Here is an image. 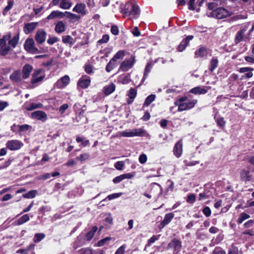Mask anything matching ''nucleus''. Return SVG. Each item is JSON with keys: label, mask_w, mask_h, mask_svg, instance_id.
<instances>
[{"label": "nucleus", "mask_w": 254, "mask_h": 254, "mask_svg": "<svg viewBox=\"0 0 254 254\" xmlns=\"http://www.w3.org/2000/svg\"><path fill=\"white\" fill-rule=\"evenodd\" d=\"M59 41V39L57 37H52L49 38L47 40V43L50 45H53L55 43Z\"/></svg>", "instance_id": "obj_57"}, {"label": "nucleus", "mask_w": 254, "mask_h": 254, "mask_svg": "<svg viewBox=\"0 0 254 254\" xmlns=\"http://www.w3.org/2000/svg\"><path fill=\"white\" fill-rule=\"evenodd\" d=\"M156 96L154 94H151L149 95L145 99L143 104V106H148L155 99Z\"/></svg>", "instance_id": "obj_35"}, {"label": "nucleus", "mask_w": 254, "mask_h": 254, "mask_svg": "<svg viewBox=\"0 0 254 254\" xmlns=\"http://www.w3.org/2000/svg\"><path fill=\"white\" fill-rule=\"evenodd\" d=\"M23 145V143L19 140H10L6 143V147L10 150H17Z\"/></svg>", "instance_id": "obj_5"}, {"label": "nucleus", "mask_w": 254, "mask_h": 254, "mask_svg": "<svg viewBox=\"0 0 254 254\" xmlns=\"http://www.w3.org/2000/svg\"><path fill=\"white\" fill-rule=\"evenodd\" d=\"M10 34L4 35L0 39V55L1 56L6 55L10 50V46L6 45V42L10 38Z\"/></svg>", "instance_id": "obj_3"}, {"label": "nucleus", "mask_w": 254, "mask_h": 254, "mask_svg": "<svg viewBox=\"0 0 254 254\" xmlns=\"http://www.w3.org/2000/svg\"><path fill=\"white\" fill-rule=\"evenodd\" d=\"M116 86L114 83H111L105 86L103 88V92L106 96L112 93L115 90Z\"/></svg>", "instance_id": "obj_26"}, {"label": "nucleus", "mask_w": 254, "mask_h": 254, "mask_svg": "<svg viewBox=\"0 0 254 254\" xmlns=\"http://www.w3.org/2000/svg\"><path fill=\"white\" fill-rule=\"evenodd\" d=\"M68 108V105L67 104H64L62 105L59 108V111L60 114H64L65 110Z\"/></svg>", "instance_id": "obj_63"}, {"label": "nucleus", "mask_w": 254, "mask_h": 254, "mask_svg": "<svg viewBox=\"0 0 254 254\" xmlns=\"http://www.w3.org/2000/svg\"><path fill=\"white\" fill-rule=\"evenodd\" d=\"M137 94L136 90L133 88H131L129 89L127 95L129 98V100L127 101V103L130 104L132 103L133 99L135 98Z\"/></svg>", "instance_id": "obj_29"}, {"label": "nucleus", "mask_w": 254, "mask_h": 254, "mask_svg": "<svg viewBox=\"0 0 254 254\" xmlns=\"http://www.w3.org/2000/svg\"><path fill=\"white\" fill-rule=\"evenodd\" d=\"M62 41L64 44H69L70 45H73V39L70 35L63 36L62 37Z\"/></svg>", "instance_id": "obj_39"}, {"label": "nucleus", "mask_w": 254, "mask_h": 254, "mask_svg": "<svg viewBox=\"0 0 254 254\" xmlns=\"http://www.w3.org/2000/svg\"><path fill=\"white\" fill-rule=\"evenodd\" d=\"M228 254H239L238 249L236 247L231 246L229 250Z\"/></svg>", "instance_id": "obj_58"}, {"label": "nucleus", "mask_w": 254, "mask_h": 254, "mask_svg": "<svg viewBox=\"0 0 254 254\" xmlns=\"http://www.w3.org/2000/svg\"><path fill=\"white\" fill-rule=\"evenodd\" d=\"M19 40V36L17 34L13 36L11 39L10 38L7 40L8 45L11 47L14 48L17 45Z\"/></svg>", "instance_id": "obj_28"}, {"label": "nucleus", "mask_w": 254, "mask_h": 254, "mask_svg": "<svg viewBox=\"0 0 254 254\" xmlns=\"http://www.w3.org/2000/svg\"><path fill=\"white\" fill-rule=\"evenodd\" d=\"M97 229L98 228L96 226H93L91 230L85 235L84 238V240L86 241H90L93 238Z\"/></svg>", "instance_id": "obj_27"}, {"label": "nucleus", "mask_w": 254, "mask_h": 254, "mask_svg": "<svg viewBox=\"0 0 254 254\" xmlns=\"http://www.w3.org/2000/svg\"><path fill=\"white\" fill-rule=\"evenodd\" d=\"M218 61L216 58H213L210 61L209 69L211 71H213L218 66Z\"/></svg>", "instance_id": "obj_33"}, {"label": "nucleus", "mask_w": 254, "mask_h": 254, "mask_svg": "<svg viewBox=\"0 0 254 254\" xmlns=\"http://www.w3.org/2000/svg\"><path fill=\"white\" fill-rule=\"evenodd\" d=\"M214 119L217 125L219 127H223L225 126L226 122L225 121L223 117H218V118H216V117H215Z\"/></svg>", "instance_id": "obj_41"}, {"label": "nucleus", "mask_w": 254, "mask_h": 254, "mask_svg": "<svg viewBox=\"0 0 254 254\" xmlns=\"http://www.w3.org/2000/svg\"><path fill=\"white\" fill-rule=\"evenodd\" d=\"M30 128H31V127L28 125L25 124V125H19L18 132H26Z\"/></svg>", "instance_id": "obj_44"}, {"label": "nucleus", "mask_w": 254, "mask_h": 254, "mask_svg": "<svg viewBox=\"0 0 254 254\" xmlns=\"http://www.w3.org/2000/svg\"><path fill=\"white\" fill-rule=\"evenodd\" d=\"M185 165L187 166H193L199 163V161H188L187 160L184 161Z\"/></svg>", "instance_id": "obj_50"}, {"label": "nucleus", "mask_w": 254, "mask_h": 254, "mask_svg": "<svg viewBox=\"0 0 254 254\" xmlns=\"http://www.w3.org/2000/svg\"><path fill=\"white\" fill-rule=\"evenodd\" d=\"M43 74H44L43 69L41 68L35 69L32 74V78L39 76Z\"/></svg>", "instance_id": "obj_47"}, {"label": "nucleus", "mask_w": 254, "mask_h": 254, "mask_svg": "<svg viewBox=\"0 0 254 254\" xmlns=\"http://www.w3.org/2000/svg\"><path fill=\"white\" fill-rule=\"evenodd\" d=\"M38 25V22H30L25 24L23 27V31L26 34L32 32Z\"/></svg>", "instance_id": "obj_21"}, {"label": "nucleus", "mask_w": 254, "mask_h": 254, "mask_svg": "<svg viewBox=\"0 0 254 254\" xmlns=\"http://www.w3.org/2000/svg\"><path fill=\"white\" fill-rule=\"evenodd\" d=\"M55 25V31L59 34L64 33L66 30V23L63 21H59Z\"/></svg>", "instance_id": "obj_14"}, {"label": "nucleus", "mask_w": 254, "mask_h": 254, "mask_svg": "<svg viewBox=\"0 0 254 254\" xmlns=\"http://www.w3.org/2000/svg\"><path fill=\"white\" fill-rule=\"evenodd\" d=\"M37 193L36 190H31L28 192L24 193L22 195L23 197L26 198H34Z\"/></svg>", "instance_id": "obj_37"}, {"label": "nucleus", "mask_w": 254, "mask_h": 254, "mask_svg": "<svg viewBox=\"0 0 254 254\" xmlns=\"http://www.w3.org/2000/svg\"><path fill=\"white\" fill-rule=\"evenodd\" d=\"M45 237V235L44 233H37L34 237L33 241L36 243H39Z\"/></svg>", "instance_id": "obj_40"}, {"label": "nucleus", "mask_w": 254, "mask_h": 254, "mask_svg": "<svg viewBox=\"0 0 254 254\" xmlns=\"http://www.w3.org/2000/svg\"><path fill=\"white\" fill-rule=\"evenodd\" d=\"M85 71L88 74H91L93 72V67L90 64H86L85 65Z\"/></svg>", "instance_id": "obj_59"}, {"label": "nucleus", "mask_w": 254, "mask_h": 254, "mask_svg": "<svg viewBox=\"0 0 254 254\" xmlns=\"http://www.w3.org/2000/svg\"><path fill=\"white\" fill-rule=\"evenodd\" d=\"M10 79L15 82H19L21 80V72L20 70L14 71L10 75Z\"/></svg>", "instance_id": "obj_25"}, {"label": "nucleus", "mask_w": 254, "mask_h": 254, "mask_svg": "<svg viewBox=\"0 0 254 254\" xmlns=\"http://www.w3.org/2000/svg\"><path fill=\"white\" fill-rule=\"evenodd\" d=\"M90 79L89 76L87 75L82 76L78 81V85L82 88H86L90 85Z\"/></svg>", "instance_id": "obj_17"}, {"label": "nucleus", "mask_w": 254, "mask_h": 254, "mask_svg": "<svg viewBox=\"0 0 254 254\" xmlns=\"http://www.w3.org/2000/svg\"><path fill=\"white\" fill-rule=\"evenodd\" d=\"M81 254H93V251L89 248H85L81 250Z\"/></svg>", "instance_id": "obj_64"}, {"label": "nucleus", "mask_w": 254, "mask_h": 254, "mask_svg": "<svg viewBox=\"0 0 254 254\" xmlns=\"http://www.w3.org/2000/svg\"><path fill=\"white\" fill-rule=\"evenodd\" d=\"M208 91V87L203 86H196L190 89V93L195 95L205 94Z\"/></svg>", "instance_id": "obj_15"}, {"label": "nucleus", "mask_w": 254, "mask_h": 254, "mask_svg": "<svg viewBox=\"0 0 254 254\" xmlns=\"http://www.w3.org/2000/svg\"><path fill=\"white\" fill-rule=\"evenodd\" d=\"M122 195V193L119 192V193H112L111 194H110L107 196V198L109 200H112L115 198H117L119 197Z\"/></svg>", "instance_id": "obj_54"}, {"label": "nucleus", "mask_w": 254, "mask_h": 254, "mask_svg": "<svg viewBox=\"0 0 254 254\" xmlns=\"http://www.w3.org/2000/svg\"><path fill=\"white\" fill-rule=\"evenodd\" d=\"M64 16V12L58 11L54 10L46 17V19L51 20L56 18H62Z\"/></svg>", "instance_id": "obj_22"}, {"label": "nucleus", "mask_w": 254, "mask_h": 254, "mask_svg": "<svg viewBox=\"0 0 254 254\" xmlns=\"http://www.w3.org/2000/svg\"><path fill=\"white\" fill-rule=\"evenodd\" d=\"M207 14L209 16L217 19H223L231 15V12L221 7H218Z\"/></svg>", "instance_id": "obj_2"}, {"label": "nucleus", "mask_w": 254, "mask_h": 254, "mask_svg": "<svg viewBox=\"0 0 254 254\" xmlns=\"http://www.w3.org/2000/svg\"><path fill=\"white\" fill-rule=\"evenodd\" d=\"M209 197V194H208V193L206 192L205 191H204V192H203L202 193H200L199 194L198 200H204V199L208 198Z\"/></svg>", "instance_id": "obj_49"}, {"label": "nucleus", "mask_w": 254, "mask_h": 254, "mask_svg": "<svg viewBox=\"0 0 254 254\" xmlns=\"http://www.w3.org/2000/svg\"><path fill=\"white\" fill-rule=\"evenodd\" d=\"M212 254H226V252L220 247H216L213 250Z\"/></svg>", "instance_id": "obj_48"}, {"label": "nucleus", "mask_w": 254, "mask_h": 254, "mask_svg": "<svg viewBox=\"0 0 254 254\" xmlns=\"http://www.w3.org/2000/svg\"><path fill=\"white\" fill-rule=\"evenodd\" d=\"M160 238V235H153L147 241V244L146 246H150L152 244L154 243L155 241H157Z\"/></svg>", "instance_id": "obj_45"}, {"label": "nucleus", "mask_w": 254, "mask_h": 254, "mask_svg": "<svg viewBox=\"0 0 254 254\" xmlns=\"http://www.w3.org/2000/svg\"><path fill=\"white\" fill-rule=\"evenodd\" d=\"M126 248V245H123L119 247L115 252V254H124L125 252V249Z\"/></svg>", "instance_id": "obj_56"}, {"label": "nucleus", "mask_w": 254, "mask_h": 254, "mask_svg": "<svg viewBox=\"0 0 254 254\" xmlns=\"http://www.w3.org/2000/svg\"><path fill=\"white\" fill-rule=\"evenodd\" d=\"M208 50L203 47H200L194 53L195 58H205L208 54Z\"/></svg>", "instance_id": "obj_19"}, {"label": "nucleus", "mask_w": 254, "mask_h": 254, "mask_svg": "<svg viewBox=\"0 0 254 254\" xmlns=\"http://www.w3.org/2000/svg\"><path fill=\"white\" fill-rule=\"evenodd\" d=\"M85 4L82 3H79L76 4L73 7L72 10L74 12L80 13L82 15H84L86 14L85 10Z\"/></svg>", "instance_id": "obj_20"}, {"label": "nucleus", "mask_w": 254, "mask_h": 254, "mask_svg": "<svg viewBox=\"0 0 254 254\" xmlns=\"http://www.w3.org/2000/svg\"><path fill=\"white\" fill-rule=\"evenodd\" d=\"M109 40V36L107 34H105L102 36V38L98 41V43H107Z\"/></svg>", "instance_id": "obj_55"}, {"label": "nucleus", "mask_w": 254, "mask_h": 254, "mask_svg": "<svg viewBox=\"0 0 254 254\" xmlns=\"http://www.w3.org/2000/svg\"><path fill=\"white\" fill-rule=\"evenodd\" d=\"M72 5V3L69 0H62L60 3V7L64 9H68Z\"/></svg>", "instance_id": "obj_32"}, {"label": "nucleus", "mask_w": 254, "mask_h": 254, "mask_svg": "<svg viewBox=\"0 0 254 254\" xmlns=\"http://www.w3.org/2000/svg\"><path fill=\"white\" fill-rule=\"evenodd\" d=\"M197 102V100L193 99L192 100H190L189 102H186L187 105L188 107V109H189V110H190V109L192 108L195 106V105L196 104Z\"/></svg>", "instance_id": "obj_53"}, {"label": "nucleus", "mask_w": 254, "mask_h": 254, "mask_svg": "<svg viewBox=\"0 0 254 254\" xmlns=\"http://www.w3.org/2000/svg\"><path fill=\"white\" fill-rule=\"evenodd\" d=\"M145 131L142 128H134L131 130H126L120 132V135L123 137L141 136Z\"/></svg>", "instance_id": "obj_4"}, {"label": "nucleus", "mask_w": 254, "mask_h": 254, "mask_svg": "<svg viewBox=\"0 0 254 254\" xmlns=\"http://www.w3.org/2000/svg\"><path fill=\"white\" fill-rule=\"evenodd\" d=\"M240 178L242 181L248 182L251 180L250 172L248 170H242L240 173Z\"/></svg>", "instance_id": "obj_23"}, {"label": "nucleus", "mask_w": 254, "mask_h": 254, "mask_svg": "<svg viewBox=\"0 0 254 254\" xmlns=\"http://www.w3.org/2000/svg\"><path fill=\"white\" fill-rule=\"evenodd\" d=\"M217 6V3L215 1L208 2L207 3V7L208 9L210 10H213L217 8L216 7Z\"/></svg>", "instance_id": "obj_60"}, {"label": "nucleus", "mask_w": 254, "mask_h": 254, "mask_svg": "<svg viewBox=\"0 0 254 254\" xmlns=\"http://www.w3.org/2000/svg\"><path fill=\"white\" fill-rule=\"evenodd\" d=\"M46 32L43 29L38 30L35 35V40L38 44L45 42Z\"/></svg>", "instance_id": "obj_18"}, {"label": "nucleus", "mask_w": 254, "mask_h": 254, "mask_svg": "<svg viewBox=\"0 0 254 254\" xmlns=\"http://www.w3.org/2000/svg\"><path fill=\"white\" fill-rule=\"evenodd\" d=\"M245 32V30L242 29L237 33L236 37H235L236 43L237 44L242 41V40L243 38L244 34Z\"/></svg>", "instance_id": "obj_38"}, {"label": "nucleus", "mask_w": 254, "mask_h": 254, "mask_svg": "<svg viewBox=\"0 0 254 254\" xmlns=\"http://www.w3.org/2000/svg\"><path fill=\"white\" fill-rule=\"evenodd\" d=\"M250 217V216L249 214L245 213H242L240 214L239 218L238 219L237 222L239 224H241L244 220L249 218Z\"/></svg>", "instance_id": "obj_43"}, {"label": "nucleus", "mask_w": 254, "mask_h": 254, "mask_svg": "<svg viewBox=\"0 0 254 254\" xmlns=\"http://www.w3.org/2000/svg\"><path fill=\"white\" fill-rule=\"evenodd\" d=\"M25 49L29 53L37 54L39 53L38 49L34 46V41L33 39H27L24 43Z\"/></svg>", "instance_id": "obj_6"}, {"label": "nucleus", "mask_w": 254, "mask_h": 254, "mask_svg": "<svg viewBox=\"0 0 254 254\" xmlns=\"http://www.w3.org/2000/svg\"><path fill=\"white\" fill-rule=\"evenodd\" d=\"M42 106V104L41 103L36 104L35 103H25L24 107L27 111H32L35 109L41 108Z\"/></svg>", "instance_id": "obj_24"}, {"label": "nucleus", "mask_w": 254, "mask_h": 254, "mask_svg": "<svg viewBox=\"0 0 254 254\" xmlns=\"http://www.w3.org/2000/svg\"><path fill=\"white\" fill-rule=\"evenodd\" d=\"M70 78L68 75H64L58 80L55 83V87L62 88L66 86L69 82Z\"/></svg>", "instance_id": "obj_11"}, {"label": "nucleus", "mask_w": 254, "mask_h": 254, "mask_svg": "<svg viewBox=\"0 0 254 254\" xmlns=\"http://www.w3.org/2000/svg\"><path fill=\"white\" fill-rule=\"evenodd\" d=\"M29 216L28 214H24L22 216H21L20 218H19L17 220V224L18 225H20L28 221L29 220Z\"/></svg>", "instance_id": "obj_34"}, {"label": "nucleus", "mask_w": 254, "mask_h": 254, "mask_svg": "<svg viewBox=\"0 0 254 254\" xmlns=\"http://www.w3.org/2000/svg\"><path fill=\"white\" fill-rule=\"evenodd\" d=\"M193 38V36L192 35L188 36L186 38L184 39L180 44L178 46V50L179 52H183L185 50L189 45L190 40H191Z\"/></svg>", "instance_id": "obj_13"}, {"label": "nucleus", "mask_w": 254, "mask_h": 254, "mask_svg": "<svg viewBox=\"0 0 254 254\" xmlns=\"http://www.w3.org/2000/svg\"><path fill=\"white\" fill-rule=\"evenodd\" d=\"M203 213L206 216L209 217L211 215V211L208 206H205L202 210Z\"/></svg>", "instance_id": "obj_61"}, {"label": "nucleus", "mask_w": 254, "mask_h": 254, "mask_svg": "<svg viewBox=\"0 0 254 254\" xmlns=\"http://www.w3.org/2000/svg\"><path fill=\"white\" fill-rule=\"evenodd\" d=\"M45 77V74H43L39 76L33 77L31 78V82L32 84H35L37 83L41 82Z\"/></svg>", "instance_id": "obj_42"}, {"label": "nucleus", "mask_w": 254, "mask_h": 254, "mask_svg": "<svg viewBox=\"0 0 254 254\" xmlns=\"http://www.w3.org/2000/svg\"><path fill=\"white\" fill-rule=\"evenodd\" d=\"M33 70V66L29 64H25L22 69V78L24 79H27L32 71Z\"/></svg>", "instance_id": "obj_16"}, {"label": "nucleus", "mask_w": 254, "mask_h": 254, "mask_svg": "<svg viewBox=\"0 0 254 254\" xmlns=\"http://www.w3.org/2000/svg\"><path fill=\"white\" fill-rule=\"evenodd\" d=\"M168 249H173L174 254H177L181 251L182 248V242L180 240L173 239L168 245Z\"/></svg>", "instance_id": "obj_7"}, {"label": "nucleus", "mask_w": 254, "mask_h": 254, "mask_svg": "<svg viewBox=\"0 0 254 254\" xmlns=\"http://www.w3.org/2000/svg\"><path fill=\"white\" fill-rule=\"evenodd\" d=\"M174 217V214L172 212L168 213L165 214L164 219L161 222L158 228L159 229H162L165 226L169 224Z\"/></svg>", "instance_id": "obj_9"}, {"label": "nucleus", "mask_w": 254, "mask_h": 254, "mask_svg": "<svg viewBox=\"0 0 254 254\" xmlns=\"http://www.w3.org/2000/svg\"><path fill=\"white\" fill-rule=\"evenodd\" d=\"M195 201V195L194 194L191 193L188 195L187 199V201L190 203H193Z\"/></svg>", "instance_id": "obj_52"}, {"label": "nucleus", "mask_w": 254, "mask_h": 254, "mask_svg": "<svg viewBox=\"0 0 254 254\" xmlns=\"http://www.w3.org/2000/svg\"><path fill=\"white\" fill-rule=\"evenodd\" d=\"M33 119H37L42 122H45L47 119V114L42 111H36L31 114Z\"/></svg>", "instance_id": "obj_10"}, {"label": "nucleus", "mask_w": 254, "mask_h": 254, "mask_svg": "<svg viewBox=\"0 0 254 254\" xmlns=\"http://www.w3.org/2000/svg\"><path fill=\"white\" fill-rule=\"evenodd\" d=\"M135 62L134 57L132 56L129 59H126L121 64L120 68L123 71H127L132 67Z\"/></svg>", "instance_id": "obj_8"}, {"label": "nucleus", "mask_w": 254, "mask_h": 254, "mask_svg": "<svg viewBox=\"0 0 254 254\" xmlns=\"http://www.w3.org/2000/svg\"><path fill=\"white\" fill-rule=\"evenodd\" d=\"M118 64L119 62L113 61V59H112L107 64L106 67V70L108 72H110L112 69H113L118 65Z\"/></svg>", "instance_id": "obj_30"}, {"label": "nucleus", "mask_w": 254, "mask_h": 254, "mask_svg": "<svg viewBox=\"0 0 254 254\" xmlns=\"http://www.w3.org/2000/svg\"><path fill=\"white\" fill-rule=\"evenodd\" d=\"M65 13H67L69 14L68 17L72 20L74 21H78L80 19V16L78 15H76L74 13H70L67 11H65Z\"/></svg>", "instance_id": "obj_46"}, {"label": "nucleus", "mask_w": 254, "mask_h": 254, "mask_svg": "<svg viewBox=\"0 0 254 254\" xmlns=\"http://www.w3.org/2000/svg\"><path fill=\"white\" fill-rule=\"evenodd\" d=\"M124 165L125 163L123 161H118L115 164L114 166L116 169L122 170L123 169Z\"/></svg>", "instance_id": "obj_51"}, {"label": "nucleus", "mask_w": 254, "mask_h": 254, "mask_svg": "<svg viewBox=\"0 0 254 254\" xmlns=\"http://www.w3.org/2000/svg\"><path fill=\"white\" fill-rule=\"evenodd\" d=\"M125 55V52L124 50L119 51L112 58L113 61L118 62V60L123 59Z\"/></svg>", "instance_id": "obj_31"}, {"label": "nucleus", "mask_w": 254, "mask_h": 254, "mask_svg": "<svg viewBox=\"0 0 254 254\" xmlns=\"http://www.w3.org/2000/svg\"><path fill=\"white\" fill-rule=\"evenodd\" d=\"M174 154L177 158H180L183 153V143L182 140L176 142L173 148Z\"/></svg>", "instance_id": "obj_12"}, {"label": "nucleus", "mask_w": 254, "mask_h": 254, "mask_svg": "<svg viewBox=\"0 0 254 254\" xmlns=\"http://www.w3.org/2000/svg\"><path fill=\"white\" fill-rule=\"evenodd\" d=\"M122 12L128 15L133 16L134 18H137L140 10L137 5L132 2L127 1L125 4Z\"/></svg>", "instance_id": "obj_1"}, {"label": "nucleus", "mask_w": 254, "mask_h": 254, "mask_svg": "<svg viewBox=\"0 0 254 254\" xmlns=\"http://www.w3.org/2000/svg\"><path fill=\"white\" fill-rule=\"evenodd\" d=\"M175 105L176 106H178V111L182 112L189 110L186 103H179V102H175Z\"/></svg>", "instance_id": "obj_36"}, {"label": "nucleus", "mask_w": 254, "mask_h": 254, "mask_svg": "<svg viewBox=\"0 0 254 254\" xmlns=\"http://www.w3.org/2000/svg\"><path fill=\"white\" fill-rule=\"evenodd\" d=\"M152 67V64L150 63H148L145 68L144 74H145V75H148L149 73L150 72Z\"/></svg>", "instance_id": "obj_62"}]
</instances>
